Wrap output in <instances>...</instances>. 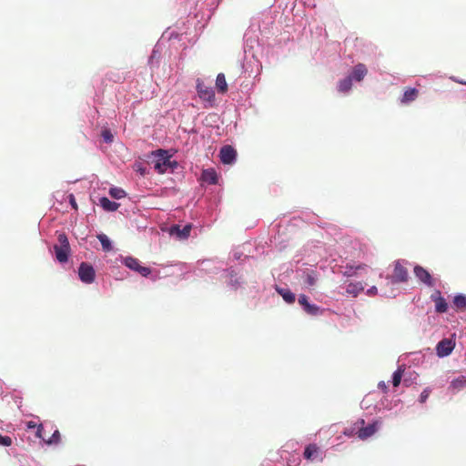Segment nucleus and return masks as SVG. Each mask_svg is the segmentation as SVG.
<instances>
[{
  "label": "nucleus",
  "instance_id": "1",
  "mask_svg": "<svg viewBox=\"0 0 466 466\" xmlns=\"http://www.w3.org/2000/svg\"><path fill=\"white\" fill-rule=\"evenodd\" d=\"M58 243L54 246L56 258L60 263H65L68 259L70 253V245L68 238L65 233H61L57 237Z\"/></svg>",
  "mask_w": 466,
  "mask_h": 466
},
{
  "label": "nucleus",
  "instance_id": "2",
  "mask_svg": "<svg viewBox=\"0 0 466 466\" xmlns=\"http://www.w3.org/2000/svg\"><path fill=\"white\" fill-rule=\"evenodd\" d=\"M365 420L363 419L359 420L355 425L358 427L357 435L360 440H366L372 436L378 430L379 421H374L368 426H364Z\"/></svg>",
  "mask_w": 466,
  "mask_h": 466
},
{
  "label": "nucleus",
  "instance_id": "3",
  "mask_svg": "<svg viewBox=\"0 0 466 466\" xmlns=\"http://www.w3.org/2000/svg\"><path fill=\"white\" fill-rule=\"evenodd\" d=\"M453 337L454 335L451 338L443 339L437 344L436 353L440 358L447 357L452 352L455 347Z\"/></svg>",
  "mask_w": 466,
  "mask_h": 466
},
{
  "label": "nucleus",
  "instance_id": "4",
  "mask_svg": "<svg viewBox=\"0 0 466 466\" xmlns=\"http://www.w3.org/2000/svg\"><path fill=\"white\" fill-rule=\"evenodd\" d=\"M409 279V272L406 267L402 264L401 261L397 260L394 263V270L393 274L390 277L392 283H400L406 282Z\"/></svg>",
  "mask_w": 466,
  "mask_h": 466
},
{
  "label": "nucleus",
  "instance_id": "5",
  "mask_svg": "<svg viewBox=\"0 0 466 466\" xmlns=\"http://www.w3.org/2000/svg\"><path fill=\"white\" fill-rule=\"evenodd\" d=\"M124 264L128 268L137 271L143 277H147L151 273V269L147 267H144L140 265V262L137 258L133 257H127L124 259Z\"/></svg>",
  "mask_w": 466,
  "mask_h": 466
},
{
  "label": "nucleus",
  "instance_id": "6",
  "mask_svg": "<svg viewBox=\"0 0 466 466\" xmlns=\"http://www.w3.org/2000/svg\"><path fill=\"white\" fill-rule=\"evenodd\" d=\"M78 276L83 282L92 283L96 277L95 269L90 264L82 262L78 268Z\"/></svg>",
  "mask_w": 466,
  "mask_h": 466
},
{
  "label": "nucleus",
  "instance_id": "7",
  "mask_svg": "<svg viewBox=\"0 0 466 466\" xmlns=\"http://www.w3.org/2000/svg\"><path fill=\"white\" fill-rule=\"evenodd\" d=\"M197 91L198 96L205 101H212L215 97V92L212 87L208 86L203 81L198 79L197 81Z\"/></svg>",
  "mask_w": 466,
  "mask_h": 466
},
{
  "label": "nucleus",
  "instance_id": "8",
  "mask_svg": "<svg viewBox=\"0 0 466 466\" xmlns=\"http://www.w3.org/2000/svg\"><path fill=\"white\" fill-rule=\"evenodd\" d=\"M167 154V152L166 150H163V149L157 150V155L161 156V158L158 159L155 163L154 168L159 174L165 173L167 171V167L171 166V162Z\"/></svg>",
  "mask_w": 466,
  "mask_h": 466
},
{
  "label": "nucleus",
  "instance_id": "9",
  "mask_svg": "<svg viewBox=\"0 0 466 466\" xmlns=\"http://www.w3.org/2000/svg\"><path fill=\"white\" fill-rule=\"evenodd\" d=\"M414 274L421 282L427 286L433 287L435 285V281L431 275L421 266H416L414 268Z\"/></svg>",
  "mask_w": 466,
  "mask_h": 466
},
{
  "label": "nucleus",
  "instance_id": "10",
  "mask_svg": "<svg viewBox=\"0 0 466 466\" xmlns=\"http://www.w3.org/2000/svg\"><path fill=\"white\" fill-rule=\"evenodd\" d=\"M219 157L223 164H232L236 159L237 152L231 146H224L220 149Z\"/></svg>",
  "mask_w": 466,
  "mask_h": 466
},
{
  "label": "nucleus",
  "instance_id": "11",
  "mask_svg": "<svg viewBox=\"0 0 466 466\" xmlns=\"http://www.w3.org/2000/svg\"><path fill=\"white\" fill-rule=\"evenodd\" d=\"M431 299L432 301L435 302V309L439 313H444L448 309V304L444 298L441 297L440 290H435L431 296Z\"/></svg>",
  "mask_w": 466,
  "mask_h": 466
},
{
  "label": "nucleus",
  "instance_id": "12",
  "mask_svg": "<svg viewBox=\"0 0 466 466\" xmlns=\"http://www.w3.org/2000/svg\"><path fill=\"white\" fill-rule=\"evenodd\" d=\"M192 226L190 224L186 225L183 228H180L178 225H174L169 228L170 235H175L178 239H187L191 232Z\"/></svg>",
  "mask_w": 466,
  "mask_h": 466
},
{
  "label": "nucleus",
  "instance_id": "13",
  "mask_svg": "<svg viewBox=\"0 0 466 466\" xmlns=\"http://www.w3.org/2000/svg\"><path fill=\"white\" fill-rule=\"evenodd\" d=\"M299 303L308 314L317 315L319 312V308L317 305L310 304L306 295H299Z\"/></svg>",
  "mask_w": 466,
  "mask_h": 466
},
{
  "label": "nucleus",
  "instance_id": "14",
  "mask_svg": "<svg viewBox=\"0 0 466 466\" xmlns=\"http://www.w3.org/2000/svg\"><path fill=\"white\" fill-rule=\"evenodd\" d=\"M368 70L364 64L359 63L353 67L352 73L350 76L351 79H355L356 81H361L367 75Z\"/></svg>",
  "mask_w": 466,
  "mask_h": 466
},
{
  "label": "nucleus",
  "instance_id": "15",
  "mask_svg": "<svg viewBox=\"0 0 466 466\" xmlns=\"http://www.w3.org/2000/svg\"><path fill=\"white\" fill-rule=\"evenodd\" d=\"M319 447L317 444H309L304 451V457L309 461H313L319 455Z\"/></svg>",
  "mask_w": 466,
  "mask_h": 466
},
{
  "label": "nucleus",
  "instance_id": "16",
  "mask_svg": "<svg viewBox=\"0 0 466 466\" xmlns=\"http://www.w3.org/2000/svg\"><path fill=\"white\" fill-rule=\"evenodd\" d=\"M201 178L210 185H216L218 183L217 172L212 168L203 170Z\"/></svg>",
  "mask_w": 466,
  "mask_h": 466
},
{
  "label": "nucleus",
  "instance_id": "17",
  "mask_svg": "<svg viewBox=\"0 0 466 466\" xmlns=\"http://www.w3.org/2000/svg\"><path fill=\"white\" fill-rule=\"evenodd\" d=\"M418 95H419L418 89H416L414 87H408L404 91V94L401 98V103L408 104L410 102H412L418 97Z\"/></svg>",
  "mask_w": 466,
  "mask_h": 466
},
{
  "label": "nucleus",
  "instance_id": "18",
  "mask_svg": "<svg viewBox=\"0 0 466 466\" xmlns=\"http://www.w3.org/2000/svg\"><path fill=\"white\" fill-rule=\"evenodd\" d=\"M100 206L106 210V211H116L120 204L109 200L107 198L103 197L99 199Z\"/></svg>",
  "mask_w": 466,
  "mask_h": 466
},
{
  "label": "nucleus",
  "instance_id": "19",
  "mask_svg": "<svg viewBox=\"0 0 466 466\" xmlns=\"http://www.w3.org/2000/svg\"><path fill=\"white\" fill-rule=\"evenodd\" d=\"M363 289L364 286L361 282L350 283L347 286L346 292L352 297H357Z\"/></svg>",
  "mask_w": 466,
  "mask_h": 466
},
{
  "label": "nucleus",
  "instance_id": "20",
  "mask_svg": "<svg viewBox=\"0 0 466 466\" xmlns=\"http://www.w3.org/2000/svg\"><path fill=\"white\" fill-rule=\"evenodd\" d=\"M216 87L219 93H226L228 91V84L226 81V76L223 73H219L217 76L216 79Z\"/></svg>",
  "mask_w": 466,
  "mask_h": 466
},
{
  "label": "nucleus",
  "instance_id": "21",
  "mask_svg": "<svg viewBox=\"0 0 466 466\" xmlns=\"http://www.w3.org/2000/svg\"><path fill=\"white\" fill-rule=\"evenodd\" d=\"M352 86V79L351 76H347L344 79H341L338 83V90L340 93H346L351 89Z\"/></svg>",
  "mask_w": 466,
  "mask_h": 466
},
{
  "label": "nucleus",
  "instance_id": "22",
  "mask_svg": "<svg viewBox=\"0 0 466 466\" xmlns=\"http://www.w3.org/2000/svg\"><path fill=\"white\" fill-rule=\"evenodd\" d=\"M277 290H278L279 294L281 295V297L287 303L290 304L295 301V299H296L295 294L293 292H291L289 289H278Z\"/></svg>",
  "mask_w": 466,
  "mask_h": 466
},
{
  "label": "nucleus",
  "instance_id": "23",
  "mask_svg": "<svg viewBox=\"0 0 466 466\" xmlns=\"http://www.w3.org/2000/svg\"><path fill=\"white\" fill-rule=\"evenodd\" d=\"M453 306L459 309L462 310L466 308V296L464 295H457L453 299Z\"/></svg>",
  "mask_w": 466,
  "mask_h": 466
},
{
  "label": "nucleus",
  "instance_id": "24",
  "mask_svg": "<svg viewBox=\"0 0 466 466\" xmlns=\"http://www.w3.org/2000/svg\"><path fill=\"white\" fill-rule=\"evenodd\" d=\"M97 238L100 241L102 248L105 251L108 252L112 250L111 241L106 235L99 234L97 236Z\"/></svg>",
  "mask_w": 466,
  "mask_h": 466
},
{
  "label": "nucleus",
  "instance_id": "25",
  "mask_svg": "<svg viewBox=\"0 0 466 466\" xmlns=\"http://www.w3.org/2000/svg\"><path fill=\"white\" fill-rule=\"evenodd\" d=\"M403 371L404 370L401 367H399L398 370L393 373L392 384L394 387H398L400 384Z\"/></svg>",
  "mask_w": 466,
  "mask_h": 466
},
{
  "label": "nucleus",
  "instance_id": "26",
  "mask_svg": "<svg viewBox=\"0 0 466 466\" xmlns=\"http://www.w3.org/2000/svg\"><path fill=\"white\" fill-rule=\"evenodd\" d=\"M451 387L455 390H461L466 387V378L461 377L451 381Z\"/></svg>",
  "mask_w": 466,
  "mask_h": 466
},
{
  "label": "nucleus",
  "instance_id": "27",
  "mask_svg": "<svg viewBox=\"0 0 466 466\" xmlns=\"http://www.w3.org/2000/svg\"><path fill=\"white\" fill-rule=\"evenodd\" d=\"M109 195L116 199H120L126 196L125 191L119 187H112L109 190Z\"/></svg>",
  "mask_w": 466,
  "mask_h": 466
},
{
  "label": "nucleus",
  "instance_id": "28",
  "mask_svg": "<svg viewBox=\"0 0 466 466\" xmlns=\"http://www.w3.org/2000/svg\"><path fill=\"white\" fill-rule=\"evenodd\" d=\"M365 267H366L365 264H360L356 267H354L352 265H347L346 271L344 272V275H346L348 277L354 276L356 273H355V271H353V269H364Z\"/></svg>",
  "mask_w": 466,
  "mask_h": 466
},
{
  "label": "nucleus",
  "instance_id": "29",
  "mask_svg": "<svg viewBox=\"0 0 466 466\" xmlns=\"http://www.w3.org/2000/svg\"><path fill=\"white\" fill-rule=\"evenodd\" d=\"M27 427L30 428V429H34V428L37 427L36 435L39 438H42L45 441V438L42 436V431H43L44 429H43V426L41 424L37 426L35 422L28 421L27 422Z\"/></svg>",
  "mask_w": 466,
  "mask_h": 466
},
{
  "label": "nucleus",
  "instance_id": "30",
  "mask_svg": "<svg viewBox=\"0 0 466 466\" xmlns=\"http://www.w3.org/2000/svg\"><path fill=\"white\" fill-rule=\"evenodd\" d=\"M305 283L309 286V287H313L316 285L317 283V278L316 276L313 274V273H309L306 277V279H305Z\"/></svg>",
  "mask_w": 466,
  "mask_h": 466
},
{
  "label": "nucleus",
  "instance_id": "31",
  "mask_svg": "<svg viewBox=\"0 0 466 466\" xmlns=\"http://www.w3.org/2000/svg\"><path fill=\"white\" fill-rule=\"evenodd\" d=\"M101 136H102L104 141L106 143H111L113 141V135H112L111 131L108 129L103 130Z\"/></svg>",
  "mask_w": 466,
  "mask_h": 466
},
{
  "label": "nucleus",
  "instance_id": "32",
  "mask_svg": "<svg viewBox=\"0 0 466 466\" xmlns=\"http://www.w3.org/2000/svg\"><path fill=\"white\" fill-rule=\"evenodd\" d=\"M60 440V433L57 430L55 431V432L53 433V435L51 436V438L46 441V443L48 444H54V443H57Z\"/></svg>",
  "mask_w": 466,
  "mask_h": 466
},
{
  "label": "nucleus",
  "instance_id": "33",
  "mask_svg": "<svg viewBox=\"0 0 466 466\" xmlns=\"http://www.w3.org/2000/svg\"><path fill=\"white\" fill-rule=\"evenodd\" d=\"M12 444V439L9 436L0 435V445L10 446Z\"/></svg>",
  "mask_w": 466,
  "mask_h": 466
},
{
  "label": "nucleus",
  "instance_id": "34",
  "mask_svg": "<svg viewBox=\"0 0 466 466\" xmlns=\"http://www.w3.org/2000/svg\"><path fill=\"white\" fill-rule=\"evenodd\" d=\"M430 390L428 389H425L420 395V402L424 403L426 402L427 399L430 396Z\"/></svg>",
  "mask_w": 466,
  "mask_h": 466
},
{
  "label": "nucleus",
  "instance_id": "35",
  "mask_svg": "<svg viewBox=\"0 0 466 466\" xmlns=\"http://www.w3.org/2000/svg\"><path fill=\"white\" fill-rule=\"evenodd\" d=\"M377 293V288L376 287H371L370 289H368V294L369 295H374Z\"/></svg>",
  "mask_w": 466,
  "mask_h": 466
},
{
  "label": "nucleus",
  "instance_id": "36",
  "mask_svg": "<svg viewBox=\"0 0 466 466\" xmlns=\"http://www.w3.org/2000/svg\"><path fill=\"white\" fill-rule=\"evenodd\" d=\"M378 387L381 390H383L384 391L387 390V385L384 381H380L379 384H378Z\"/></svg>",
  "mask_w": 466,
  "mask_h": 466
},
{
  "label": "nucleus",
  "instance_id": "37",
  "mask_svg": "<svg viewBox=\"0 0 466 466\" xmlns=\"http://www.w3.org/2000/svg\"><path fill=\"white\" fill-rule=\"evenodd\" d=\"M71 204H72V206H73L74 208H76V204L75 199H74V198H73V197H71Z\"/></svg>",
  "mask_w": 466,
  "mask_h": 466
},
{
  "label": "nucleus",
  "instance_id": "38",
  "mask_svg": "<svg viewBox=\"0 0 466 466\" xmlns=\"http://www.w3.org/2000/svg\"><path fill=\"white\" fill-rule=\"evenodd\" d=\"M458 82L462 84V85H466V82H463V81H458Z\"/></svg>",
  "mask_w": 466,
  "mask_h": 466
}]
</instances>
